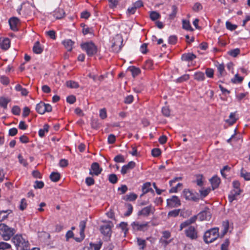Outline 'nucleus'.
<instances>
[{
	"label": "nucleus",
	"instance_id": "f257e3e1",
	"mask_svg": "<svg viewBox=\"0 0 250 250\" xmlns=\"http://www.w3.org/2000/svg\"><path fill=\"white\" fill-rule=\"evenodd\" d=\"M15 232L14 229L9 227L5 224H0V234L4 240H10Z\"/></svg>",
	"mask_w": 250,
	"mask_h": 250
},
{
	"label": "nucleus",
	"instance_id": "f03ea898",
	"mask_svg": "<svg viewBox=\"0 0 250 250\" xmlns=\"http://www.w3.org/2000/svg\"><path fill=\"white\" fill-rule=\"evenodd\" d=\"M219 229L214 228L207 230L204 235V241L208 244L216 240L219 237Z\"/></svg>",
	"mask_w": 250,
	"mask_h": 250
},
{
	"label": "nucleus",
	"instance_id": "7ed1b4c3",
	"mask_svg": "<svg viewBox=\"0 0 250 250\" xmlns=\"http://www.w3.org/2000/svg\"><path fill=\"white\" fill-rule=\"evenodd\" d=\"M113 227V224L111 221L105 222L104 224L100 226V231L106 240H109L111 236V229Z\"/></svg>",
	"mask_w": 250,
	"mask_h": 250
},
{
	"label": "nucleus",
	"instance_id": "20e7f679",
	"mask_svg": "<svg viewBox=\"0 0 250 250\" xmlns=\"http://www.w3.org/2000/svg\"><path fill=\"white\" fill-rule=\"evenodd\" d=\"M81 46L89 57L94 55L97 52V47L92 42L82 43Z\"/></svg>",
	"mask_w": 250,
	"mask_h": 250
},
{
	"label": "nucleus",
	"instance_id": "39448f33",
	"mask_svg": "<svg viewBox=\"0 0 250 250\" xmlns=\"http://www.w3.org/2000/svg\"><path fill=\"white\" fill-rule=\"evenodd\" d=\"M12 242L14 244L18 250L19 248H28V242L26 241L21 235L17 234L12 239Z\"/></svg>",
	"mask_w": 250,
	"mask_h": 250
},
{
	"label": "nucleus",
	"instance_id": "423d86ee",
	"mask_svg": "<svg viewBox=\"0 0 250 250\" xmlns=\"http://www.w3.org/2000/svg\"><path fill=\"white\" fill-rule=\"evenodd\" d=\"M113 41L112 49L114 52L118 53L121 50L123 39L121 36L117 35L113 39Z\"/></svg>",
	"mask_w": 250,
	"mask_h": 250
},
{
	"label": "nucleus",
	"instance_id": "0eeeda50",
	"mask_svg": "<svg viewBox=\"0 0 250 250\" xmlns=\"http://www.w3.org/2000/svg\"><path fill=\"white\" fill-rule=\"evenodd\" d=\"M185 233L187 237L191 239L194 240L198 238L197 232L193 226H189L185 230Z\"/></svg>",
	"mask_w": 250,
	"mask_h": 250
},
{
	"label": "nucleus",
	"instance_id": "6e6552de",
	"mask_svg": "<svg viewBox=\"0 0 250 250\" xmlns=\"http://www.w3.org/2000/svg\"><path fill=\"white\" fill-rule=\"evenodd\" d=\"M167 205L170 208H176L181 205L180 200L176 196H172L171 198L167 199Z\"/></svg>",
	"mask_w": 250,
	"mask_h": 250
},
{
	"label": "nucleus",
	"instance_id": "1a4fd4ad",
	"mask_svg": "<svg viewBox=\"0 0 250 250\" xmlns=\"http://www.w3.org/2000/svg\"><path fill=\"white\" fill-rule=\"evenodd\" d=\"M103 169L100 167L98 163L94 162L91 166V169L89 171V174L92 175H99L102 171Z\"/></svg>",
	"mask_w": 250,
	"mask_h": 250
},
{
	"label": "nucleus",
	"instance_id": "9d476101",
	"mask_svg": "<svg viewBox=\"0 0 250 250\" xmlns=\"http://www.w3.org/2000/svg\"><path fill=\"white\" fill-rule=\"evenodd\" d=\"M198 217L201 221L209 220L211 217V213L208 208H206L205 210L200 212L198 214Z\"/></svg>",
	"mask_w": 250,
	"mask_h": 250
},
{
	"label": "nucleus",
	"instance_id": "9b49d317",
	"mask_svg": "<svg viewBox=\"0 0 250 250\" xmlns=\"http://www.w3.org/2000/svg\"><path fill=\"white\" fill-rule=\"evenodd\" d=\"M9 24L11 30L17 31L18 30V26L20 24V20L16 17L11 18L9 20Z\"/></svg>",
	"mask_w": 250,
	"mask_h": 250
},
{
	"label": "nucleus",
	"instance_id": "f8f14e48",
	"mask_svg": "<svg viewBox=\"0 0 250 250\" xmlns=\"http://www.w3.org/2000/svg\"><path fill=\"white\" fill-rule=\"evenodd\" d=\"M135 166V163L133 161H130L127 165H124L122 167L121 173L122 174L125 175L131 169H133Z\"/></svg>",
	"mask_w": 250,
	"mask_h": 250
},
{
	"label": "nucleus",
	"instance_id": "ddd939ff",
	"mask_svg": "<svg viewBox=\"0 0 250 250\" xmlns=\"http://www.w3.org/2000/svg\"><path fill=\"white\" fill-rule=\"evenodd\" d=\"M132 228L135 230H145V229L147 227L148 223H139L137 222H134L131 224Z\"/></svg>",
	"mask_w": 250,
	"mask_h": 250
},
{
	"label": "nucleus",
	"instance_id": "4468645a",
	"mask_svg": "<svg viewBox=\"0 0 250 250\" xmlns=\"http://www.w3.org/2000/svg\"><path fill=\"white\" fill-rule=\"evenodd\" d=\"M178 179V178H176L169 181V185L172 187L171 189L169 190L170 193H175L177 192L178 189L181 188L182 184L181 183H178L176 186L174 187L173 184Z\"/></svg>",
	"mask_w": 250,
	"mask_h": 250
},
{
	"label": "nucleus",
	"instance_id": "2eb2a0df",
	"mask_svg": "<svg viewBox=\"0 0 250 250\" xmlns=\"http://www.w3.org/2000/svg\"><path fill=\"white\" fill-rule=\"evenodd\" d=\"M154 208L152 206H147L139 211L138 213V215L147 216L150 214V213L152 212Z\"/></svg>",
	"mask_w": 250,
	"mask_h": 250
},
{
	"label": "nucleus",
	"instance_id": "dca6fc26",
	"mask_svg": "<svg viewBox=\"0 0 250 250\" xmlns=\"http://www.w3.org/2000/svg\"><path fill=\"white\" fill-rule=\"evenodd\" d=\"M196 58V56L192 53H184L182 55L181 59L186 62L193 61Z\"/></svg>",
	"mask_w": 250,
	"mask_h": 250
},
{
	"label": "nucleus",
	"instance_id": "f3484780",
	"mask_svg": "<svg viewBox=\"0 0 250 250\" xmlns=\"http://www.w3.org/2000/svg\"><path fill=\"white\" fill-rule=\"evenodd\" d=\"M150 187L151 183L150 182H146V183L144 184L142 188L143 194L141 195V196L149 191L154 192L153 190Z\"/></svg>",
	"mask_w": 250,
	"mask_h": 250
},
{
	"label": "nucleus",
	"instance_id": "a211bd4d",
	"mask_svg": "<svg viewBox=\"0 0 250 250\" xmlns=\"http://www.w3.org/2000/svg\"><path fill=\"white\" fill-rule=\"evenodd\" d=\"M210 182L212 185V189H214L218 187L220 183V179L218 176H214L210 179Z\"/></svg>",
	"mask_w": 250,
	"mask_h": 250
},
{
	"label": "nucleus",
	"instance_id": "6ab92c4d",
	"mask_svg": "<svg viewBox=\"0 0 250 250\" xmlns=\"http://www.w3.org/2000/svg\"><path fill=\"white\" fill-rule=\"evenodd\" d=\"M10 42L8 38L3 39L0 40V45L3 49L6 50L10 47Z\"/></svg>",
	"mask_w": 250,
	"mask_h": 250
},
{
	"label": "nucleus",
	"instance_id": "aec40b11",
	"mask_svg": "<svg viewBox=\"0 0 250 250\" xmlns=\"http://www.w3.org/2000/svg\"><path fill=\"white\" fill-rule=\"evenodd\" d=\"M65 13L62 9L58 8L54 11L53 16L58 19H60L63 17Z\"/></svg>",
	"mask_w": 250,
	"mask_h": 250
},
{
	"label": "nucleus",
	"instance_id": "412c9836",
	"mask_svg": "<svg viewBox=\"0 0 250 250\" xmlns=\"http://www.w3.org/2000/svg\"><path fill=\"white\" fill-rule=\"evenodd\" d=\"M11 213H12V210L10 209L0 210V222H2L4 220H5L7 218L8 214H10Z\"/></svg>",
	"mask_w": 250,
	"mask_h": 250
},
{
	"label": "nucleus",
	"instance_id": "4be33fe9",
	"mask_svg": "<svg viewBox=\"0 0 250 250\" xmlns=\"http://www.w3.org/2000/svg\"><path fill=\"white\" fill-rule=\"evenodd\" d=\"M33 51L36 54H41L42 51L43 49L42 48L41 44L39 42H36L33 47Z\"/></svg>",
	"mask_w": 250,
	"mask_h": 250
},
{
	"label": "nucleus",
	"instance_id": "5701e85b",
	"mask_svg": "<svg viewBox=\"0 0 250 250\" xmlns=\"http://www.w3.org/2000/svg\"><path fill=\"white\" fill-rule=\"evenodd\" d=\"M44 103L40 102L36 105V110L38 113L41 114H43L45 113L44 110Z\"/></svg>",
	"mask_w": 250,
	"mask_h": 250
},
{
	"label": "nucleus",
	"instance_id": "b1692460",
	"mask_svg": "<svg viewBox=\"0 0 250 250\" xmlns=\"http://www.w3.org/2000/svg\"><path fill=\"white\" fill-rule=\"evenodd\" d=\"M63 44L65 46V47L67 49L68 51H70L72 49V46L74 43L73 42H72L70 39L65 40L62 42Z\"/></svg>",
	"mask_w": 250,
	"mask_h": 250
},
{
	"label": "nucleus",
	"instance_id": "393cba45",
	"mask_svg": "<svg viewBox=\"0 0 250 250\" xmlns=\"http://www.w3.org/2000/svg\"><path fill=\"white\" fill-rule=\"evenodd\" d=\"M235 113L231 112L229 116V119L226 120V123H227L230 125L234 124L237 120V119L235 118Z\"/></svg>",
	"mask_w": 250,
	"mask_h": 250
},
{
	"label": "nucleus",
	"instance_id": "a878e982",
	"mask_svg": "<svg viewBox=\"0 0 250 250\" xmlns=\"http://www.w3.org/2000/svg\"><path fill=\"white\" fill-rule=\"evenodd\" d=\"M81 26L83 28L82 32L83 35H86L87 34H92L93 30L92 28H89L85 24L81 23Z\"/></svg>",
	"mask_w": 250,
	"mask_h": 250
},
{
	"label": "nucleus",
	"instance_id": "bb28decb",
	"mask_svg": "<svg viewBox=\"0 0 250 250\" xmlns=\"http://www.w3.org/2000/svg\"><path fill=\"white\" fill-rule=\"evenodd\" d=\"M128 70L131 72L132 75L133 77H136L138 75L141 71L140 69L137 67L135 66H132L128 68Z\"/></svg>",
	"mask_w": 250,
	"mask_h": 250
},
{
	"label": "nucleus",
	"instance_id": "cd10ccee",
	"mask_svg": "<svg viewBox=\"0 0 250 250\" xmlns=\"http://www.w3.org/2000/svg\"><path fill=\"white\" fill-rule=\"evenodd\" d=\"M194 79L198 81H204L205 77L204 73L202 72H197L194 74Z\"/></svg>",
	"mask_w": 250,
	"mask_h": 250
},
{
	"label": "nucleus",
	"instance_id": "c85d7f7f",
	"mask_svg": "<svg viewBox=\"0 0 250 250\" xmlns=\"http://www.w3.org/2000/svg\"><path fill=\"white\" fill-rule=\"evenodd\" d=\"M192 192H191L189 190L185 189L183 191L182 196L186 199L188 200H190L191 198H193L191 197V194Z\"/></svg>",
	"mask_w": 250,
	"mask_h": 250
},
{
	"label": "nucleus",
	"instance_id": "c756f323",
	"mask_svg": "<svg viewBox=\"0 0 250 250\" xmlns=\"http://www.w3.org/2000/svg\"><path fill=\"white\" fill-rule=\"evenodd\" d=\"M50 178L52 181L56 182L60 179V175L58 172H53L50 175Z\"/></svg>",
	"mask_w": 250,
	"mask_h": 250
},
{
	"label": "nucleus",
	"instance_id": "7c9ffc66",
	"mask_svg": "<svg viewBox=\"0 0 250 250\" xmlns=\"http://www.w3.org/2000/svg\"><path fill=\"white\" fill-rule=\"evenodd\" d=\"M171 10L172 12L169 15V18L171 20H173L176 17L178 11V8L176 5H173L171 6Z\"/></svg>",
	"mask_w": 250,
	"mask_h": 250
},
{
	"label": "nucleus",
	"instance_id": "2f4dec72",
	"mask_svg": "<svg viewBox=\"0 0 250 250\" xmlns=\"http://www.w3.org/2000/svg\"><path fill=\"white\" fill-rule=\"evenodd\" d=\"M217 71L219 73L218 77H222L225 74V66L223 64H219L217 65Z\"/></svg>",
	"mask_w": 250,
	"mask_h": 250
},
{
	"label": "nucleus",
	"instance_id": "473e14b6",
	"mask_svg": "<svg viewBox=\"0 0 250 250\" xmlns=\"http://www.w3.org/2000/svg\"><path fill=\"white\" fill-rule=\"evenodd\" d=\"M49 127V126L47 124H45L43 125V128L39 130V135L41 137H43L44 136L45 132H48Z\"/></svg>",
	"mask_w": 250,
	"mask_h": 250
},
{
	"label": "nucleus",
	"instance_id": "72a5a7b5",
	"mask_svg": "<svg viewBox=\"0 0 250 250\" xmlns=\"http://www.w3.org/2000/svg\"><path fill=\"white\" fill-rule=\"evenodd\" d=\"M137 198V195L133 193L126 195L124 197V199L126 201H134Z\"/></svg>",
	"mask_w": 250,
	"mask_h": 250
},
{
	"label": "nucleus",
	"instance_id": "f704fd0d",
	"mask_svg": "<svg viewBox=\"0 0 250 250\" xmlns=\"http://www.w3.org/2000/svg\"><path fill=\"white\" fill-rule=\"evenodd\" d=\"M183 28L187 30L192 31L193 29L191 27L190 22L188 21L183 20L182 21Z\"/></svg>",
	"mask_w": 250,
	"mask_h": 250
},
{
	"label": "nucleus",
	"instance_id": "c9c22d12",
	"mask_svg": "<svg viewBox=\"0 0 250 250\" xmlns=\"http://www.w3.org/2000/svg\"><path fill=\"white\" fill-rule=\"evenodd\" d=\"M66 86L71 88H76L79 87V84L77 82L73 81H69L66 82Z\"/></svg>",
	"mask_w": 250,
	"mask_h": 250
},
{
	"label": "nucleus",
	"instance_id": "e433bc0d",
	"mask_svg": "<svg viewBox=\"0 0 250 250\" xmlns=\"http://www.w3.org/2000/svg\"><path fill=\"white\" fill-rule=\"evenodd\" d=\"M241 176L246 180H250V172H247L243 168H242L240 172Z\"/></svg>",
	"mask_w": 250,
	"mask_h": 250
},
{
	"label": "nucleus",
	"instance_id": "4c0bfd02",
	"mask_svg": "<svg viewBox=\"0 0 250 250\" xmlns=\"http://www.w3.org/2000/svg\"><path fill=\"white\" fill-rule=\"evenodd\" d=\"M211 189L210 188H202L199 190L200 196L202 198H204L207 196L210 192Z\"/></svg>",
	"mask_w": 250,
	"mask_h": 250
},
{
	"label": "nucleus",
	"instance_id": "58836bf2",
	"mask_svg": "<svg viewBox=\"0 0 250 250\" xmlns=\"http://www.w3.org/2000/svg\"><path fill=\"white\" fill-rule=\"evenodd\" d=\"M160 17V14L156 11H152L150 13V18L153 21L159 19Z\"/></svg>",
	"mask_w": 250,
	"mask_h": 250
},
{
	"label": "nucleus",
	"instance_id": "ea45409f",
	"mask_svg": "<svg viewBox=\"0 0 250 250\" xmlns=\"http://www.w3.org/2000/svg\"><path fill=\"white\" fill-rule=\"evenodd\" d=\"M9 102V100L7 98L4 97L0 98V106L4 108H7V104Z\"/></svg>",
	"mask_w": 250,
	"mask_h": 250
},
{
	"label": "nucleus",
	"instance_id": "a19ab883",
	"mask_svg": "<svg viewBox=\"0 0 250 250\" xmlns=\"http://www.w3.org/2000/svg\"><path fill=\"white\" fill-rule=\"evenodd\" d=\"M87 220H82L80 222L79 227L80 228V234L82 235H83L84 229L86 226V223Z\"/></svg>",
	"mask_w": 250,
	"mask_h": 250
},
{
	"label": "nucleus",
	"instance_id": "79ce46f5",
	"mask_svg": "<svg viewBox=\"0 0 250 250\" xmlns=\"http://www.w3.org/2000/svg\"><path fill=\"white\" fill-rule=\"evenodd\" d=\"M102 245V242L101 241L99 242L97 244L90 243V250H100Z\"/></svg>",
	"mask_w": 250,
	"mask_h": 250
},
{
	"label": "nucleus",
	"instance_id": "37998d69",
	"mask_svg": "<svg viewBox=\"0 0 250 250\" xmlns=\"http://www.w3.org/2000/svg\"><path fill=\"white\" fill-rule=\"evenodd\" d=\"M108 180L112 184H115L118 181L117 175L115 174H111L109 175Z\"/></svg>",
	"mask_w": 250,
	"mask_h": 250
},
{
	"label": "nucleus",
	"instance_id": "c03bdc74",
	"mask_svg": "<svg viewBox=\"0 0 250 250\" xmlns=\"http://www.w3.org/2000/svg\"><path fill=\"white\" fill-rule=\"evenodd\" d=\"M11 247V245L6 242H0V250H6L10 249Z\"/></svg>",
	"mask_w": 250,
	"mask_h": 250
},
{
	"label": "nucleus",
	"instance_id": "a18cd8bd",
	"mask_svg": "<svg viewBox=\"0 0 250 250\" xmlns=\"http://www.w3.org/2000/svg\"><path fill=\"white\" fill-rule=\"evenodd\" d=\"M226 28L228 30H229L230 31H233V30H235L237 27V26L236 25L232 24L231 22H230L229 21H226Z\"/></svg>",
	"mask_w": 250,
	"mask_h": 250
},
{
	"label": "nucleus",
	"instance_id": "49530a36",
	"mask_svg": "<svg viewBox=\"0 0 250 250\" xmlns=\"http://www.w3.org/2000/svg\"><path fill=\"white\" fill-rule=\"evenodd\" d=\"M180 211V209H174L173 210L170 211L168 213V216L173 217H176L179 215Z\"/></svg>",
	"mask_w": 250,
	"mask_h": 250
},
{
	"label": "nucleus",
	"instance_id": "de8ad7c7",
	"mask_svg": "<svg viewBox=\"0 0 250 250\" xmlns=\"http://www.w3.org/2000/svg\"><path fill=\"white\" fill-rule=\"evenodd\" d=\"M127 224L125 222H121L119 224V227L122 229V230L124 231L125 235H126V232L128 231V229L127 228Z\"/></svg>",
	"mask_w": 250,
	"mask_h": 250
},
{
	"label": "nucleus",
	"instance_id": "09e8293b",
	"mask_svg": "<svg viewBox=\"0 0 250 250\" xmlns=\"http://www.w3.org/2000/svg\"><path fill=\"white\" fill-rule=\"evenodd\" d=\"M27 207V203L25 199L23 198L21 200L20 202V205L19 207V208L21 210H23L26 208Z\"/></svg>",
	"mask_w": 250,
	"mask_h": 250
},
{
	"label": "nucleus",
	"instance_id": "8fccbe9b",
	"mask_svg": "<svg viewBox=\"0 0 250 250\" xmlns=\"http://www.w3.org/2000/svg\"><path fill=\"white\" fill-rule=\"evenodd\" d=\"M114 160L117 163H124L125 161L124 157L121 154L117 155L114 158Z\"/></svg>",
	"mask_w": 250,
	"mask_h": 250
},
{
	"label": "nucleus",
	"instance_id": "3c124183",
	"mask_svg": "<svg viewBox=\"0 0 250 250\" xmlns=\"http://www.w3.org/2000/svg\"><path fill=\"white\" fill-rule=\"evenodd\" d=\"M240 50L239 48H235L234 49L230 50L229 52V54L232 57H235L238 54L240 53Z\"/></svg>",
	"mask_w": 250,
	"mask_h": 250
},
{
	"label": "nucleus",
	"instance_id": "603ef678",
	"mask_svg": "<svg viewBox=\"0 0 250 250\" xmlns=\"http://www.w3.org/2000/svg\"><path fill=\"white\" fill-rule=\"evenodd\" d=\"M137 244L140 247V249L143 250L146 246V241L141 238H137Z\"/></svg>",
	"mask_w": 250,
	"mask_h": 250
},
{
	"label": "nucleus",
	"instance_id": "864d4df0",
	"mask_svg": "<svg viewBox=\"0 0 250 250\" xmlns=\"http://www.w3.org/2000/svg\"><path fill=\"white\" fill-rule=\"evenodd\" d=\"M243 80V77L239 76L238 74H236L235 75L234 78L233 79H232L231 81L233 83H240L242 82Z\"/></svg>",
	"mask_w": 250,
	"mask_h": 250
},
{
	"label": "nucleus",
	"instance_id": "5fc2aeb1",
	"mask_svg": "<svg viewBox=\"0 0 250 250\" xmlns=\"http://www.w3.org/2000/svg\"><path fill=\"white\" fill-rule=\"evenodd\" d=\"M189 76L188 74H185L183 75L182 76L179 77L177 80V82L178 83H182L184 81H187L189 79Z\"/></svg>",
	"mask_w": 250,
	"mask_h": 250
},
{
	"label": "nucleus",
	"instance_id": "6e6d98bb",
	"mask_svg": "<svg viewBox=\"0 0 250 250\" xmlns=\"http://www.w3.org/2000/svg\"><path fill=\"white\" fill-rule=\"evenodd\" d=\"M161 150L158 148H153L151 150V154L154 157H158L161 154Z\"/></svg>",
	"mask_w": 250,
	"mask_h": 250
},
{
	"label": "nucleus",
	"instance_id": "4d7b16f0",
	"mask_svg": "<svg viewBox=\"0 0 250 250\" xmlns=\"http://www.w3.org/2000/svg\"><path fill=\"white\" fill-rule=\"evenodd\" d=\"M162 112L166 117H168L170 115V110L167 106L163 107L162 109Z\"/></svg>",
	"mask_w": 250,
	"mask_h": 250
},
{
	"label": "nucleus",
	"instance_id": "13d9d810",
	"mask_svg": "<svg viewBox=\"0 0 250 250\" xmlns=\"http://www.w3.org/2000/svg\"><path fill=\"white\" fill-rule=\"evenodd\" d=\"M126 207L127 208V211L125 213V215L126 216H129L132 212L133 207L130 204H127L126 205Z\"/></svg>",
	"mask_w": 250,
	"mask_h": 250
},
{
	"label": "nucleus",
	"instance_id": "bf43d9fd",
	"mask_svg": "<svg viewBox=\"0 0 250 250\" xmlns=\"http://www.w3.org/2000/svg\"><path fill=\"white\" fill-rule=\"evenodd\" d=\"M44 186V183L42 181H36L34 187L35 188H42Z\"/></svg>",
	"mask_w": 250,
	"mask_h": 250
},
{
	"label": "nucleus",
	"instance_id": "052dcab7",
	"mask_svg": "<svg viewBox=\"0 0 250 250\" xmlns=\"http://www.w3.org/2000/svg\"><path fill=\"white\" fill-rule=\"evenodd\" d=\"M110 8H114L117 6L120 0H108Z\"/></svg>",
	"mask_w": 250,
	"mask_h": 250
},
{
	"label": "nucleus",
	"instance_id": "680f3d73",
	"mask_svg": "<svg viewBox=\"0 0 250 250\" xmlns=\"http://www.w3.org/2000/svg\"><path fill=\"white\" fill-rule=\"evenodd\" d=\"M18 158L20 164H22L24 167H26L28 165V163L26 161L23 159L21 154L18 155Z\"/></svg>",
	"mask_w": 250,
	"mask_h": 250
},
{
	"label": "nucleus",
	"instance_id": "e2e57ef3",
	"mask_svg": "<svg viewBox=\"0 0 250 250\" xmlns=\"http://www.w3.org/2000/svg\"><path fill=\"white\" fill-rule=\"evenodd\" d=\"M229 241L228 239H226L223 243L222 244L221 246V250H228V248L229 245Z\"/></svg>",
	"mask_w": 250,
	"mask_h": 250
},
{
	"label": "nucleus",
	"instance_id": "0e129e2a",
	"mask_svg": "<svg viewBox=\"0 0 250 250\" xmlns=\"http://www.w3.org/2000/svg\"><path fill=\"white\" fill-rule=\"evenodd\" d=\"M94 180L92 177H87L85 179V183L88 186H90L94 184Z\"/></svg>",
	"mask_w": 250,
	"mask_h": 250
},
{
	"label": "nucleus",
	"instance_id": "69168bd1",
	"mask_svg": "<svg viewBox=\"0 0 250 250\" xmlns=\"http://www.w3.org/2000/svg\"><path fill=\"white\" fill-rule=\"evenodd\" d=\"M202 8L203 7L202 5L199 2L195 3L192 8L193 10L196 12L202 10Z\"/></svg>",
	"mask_w": 250,
	"mask_h": 250
},
{
	"label": "nucleus",
	"instance_id": "338daca9",
	"mask_svg": "<svg viewBox=\"0 0 250 250\" xmlns=\"http://www.w3.org/2000/svg\"><path fill=\"white\" fill-rule=\"evenodd\" d=\"M0 81L2 84H5V85L8 84L9 83V80L8 78L6 76H2L0 77Z\"/></svg>",
	"mask_w": 250,
	"mask_h": 250
},
{
	"label": "nucleus",
	"instance_id": "774afa93",
	"mask_svg": "<svg viewBox=\"0 0 250 250\" xmlns=\"http://www.w3.org/2000/svg\"><path fill=\"white\" fill-rule=\"evenodd\" d=\"M177 41V38L176 36H170L168 39V42L170 44H174L176 43Z\"/></svg>",
	"mask_w": 250,
	"mask_h": 250
}]
</instances>
